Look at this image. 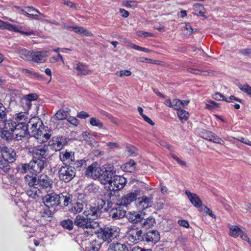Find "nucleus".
<instances>
[{"instance_id":"obj_1","label":"nucleus","mask_w":251,"mask_h":251,"mask_svg":"<svg viewBox=\"0 0 251 251\" xmlns=\"http://www.w3.org/2000/svg\"><path fill=\"white\" fill-rule=\"evenodd\" d=\"M29 135L34 137L39 143L48 141L51 134L47 132L48 127H45L42 121L38 117L31 118L27 123Z\"/></svg>"},{"instance_id":"obj_2","label":"nucleus","mask_w":251,"mask_h":251,"mask_svg":"<svg viewBox=\"0 0 251 251\" xmlns=\"http://www.w3.org/2000/svg\"><path fill=\"white\" fill-rule=\"evenodd\" d=\"M74 223L75 226L83 228L85 232L91 235L94 234V232H96V228L99 226L98 222L90 220L89 218L80 214L75 217Z\"/></svg>"},{"instance_id":"obj_3","label":"nucleus","mask_w":251,"mask_h":251,"mask_svg":"<svg viewBox=\"0 0 251 251\" xmlns=\"http://www.w3.org/2000/svg\"><path fill=\"white\" fill-rule=\"evenodd\" d=\"M96 229L94 234H96L99 239H101L103 242L107 241L108 244L112 243V240L119 236L120 232L119 228L115 226L100 228L99 226Z\"/></svg>"},{"instance_id":"obj_4","label":"nucleus","mask_w":251,"mask_h":251,"mask_svg":"<svg viewBox=\"0 0 251 251\" xmlns=\"http://www.w3.org/2000/svg\"><path fill=\"white\" fill-rule=\"evenodd\" d=\"M105 200L100 199L98 201V204L99 205L98 207L92 206L90 205H85V208L83 212V215L86 217L89 218L90 220H93L97 219L100 215V209L105 204Z\"/></svg>"},{"instance_id":"obj_5","label":"nucleus","mask_w":251,"mask_h":251,"mask_svg":"<svg viewBox=\"0 0 251 251\" xmlns=\"http://www.w3.org/2000/svg\"><path fill=\"white\" fill-rule=\"evenodd\" d=\"M75 175V170L74 167L65 165L61 167L59 170L60 179L65 182L70 181Z\"/></svg>"},{"instance_id":"obj_6","label":"nucleus","mask_w":251,"mask_h":251,"mask_svg":"<svg viewBox=\"0 0 251 251\" xmlns=\"http://www.w3.org/2000/svg\"><path fill=\"white\" fill-rule=\"evenodd\" d=\"M115 173L113 166L110 165H105L102 167L100 180L101 183L108 184L112 180Z\"/></svg>"},{"instance_id":"obj_7","label":"nucleus","mask_w":251,"mask_h":251,"mask_svg":"<svg viewBox=\"0 0 251 251\" xmlns=\"http://www.w3.org/2000/svg\"><path fill=\"white\" fill-rule=\"evenodd\" d=\"M141 190L138 189L127 193L121 198L119 201V205L127 206L137 200V197L141 195Z\"/></svg>"},{"instance_id":"obj_8","label":"nucleus","mask_w":251,"mask_h":251,"mask_svg":"<svg viewBox=\"0 0 251 251\" xmlns=\"http://www.w3.org/2000/svg\"><path fill=\"white\" fill-rule=\"evenodd\" d=\"M59 195L55 193L47 194L42 198L44 205L49 208L56 207L60 204Z\"/></svg>"},{"instance_id":"obj_9","label":"nucleus","mask_w":251,"mask_h":251,"mask_svg":"<svg viewBox=\"0 0 251 251\" xmlns=\"http://www.w3.org/2000/svg\"><path fill=\"white\" fill-rule=\"evenodd\" d=\"M126 183V179L121 176L115 175L108 183V188L112 190L119 191L123 189Z\"/></svg>"},{"instance_id":"obj_10","label":"nucleus","mask_w":251,"mask_h":251,"mask_svg":"<svg viewBox=\"0 0 251 251\" xmlns=\"http://www.w3.org/2000/svg\"><path fill=\"white\" fill-rule=\"evenodd\" d=\"M37 186L39 189L47 192L52 189V181L47 175L42 174L38 176Z\"/></svg>"},{"instance_id":"obj_11","label":"nucleus","mask_w":251,"mask_h":251,"mask_svg":"<svg viewBox=\"0 0 251 251\" xmlns=\"http://www.w3.org/2000/svg\"><path fill=\"white\" fill-rule=\"evenodd\" d=\"M0 28L2 29H7L9 31H13L20 33L23 35L29 36L31 35H36V31L31 30L28 32H24L19 29V27L15 25H11L7 22L0 21Z\"/></svg>"},{"instance_id":"obj_12","label":"nucleus","mask_w":251,"mask_h":251,"mask_svg":"<svg viewBox=\"0 0 251 251\" xmlns=\"http://www.w3.org/2000/svg\"><path fill=\"white\" fill-rule=\"evenodd\" d=\"M46 161L43 159H37L33 160L29 162L30 173L37 175L42 171L44 168Z\"/></svg>"},{"instance_id":"obj_13","label":"nucleus","mask_w":251,"mask_h":251,"mask_svg":"<svg viewBox=\"0 0 251 251\" xmlns=\"http://www.w3.org/2000/svg\"><path fill=\"white\" fill-rule=\"evenodd\" d=\"M102 168L98 163H93L89 166L86 170V175L94 179L99 178L100 176Z\"/></svg>"},{"instance_id":"obj_14","label":"nucleus","mask_w":251,"mask_h":251,"mask_svg":"<svg viewBox=\"0 0 251 251\" xmlns=\"http://www.w3.org/2000/svg\"><path fill=\"white\" fill-rule=\"evenodd\" d=\"M2 158L8 161L9 162H13L16 160V152L11 148H8L5 146L0 147Z\"/></svg>"},{"instance_id":"obj_15","label":"nucleus","mask_w":251,"mask_h":251,"mask_svg":"<svg viewBox=\"0 0 251 251\" xmlns=\"http://www.w3.org/2000/svg\"><path fill=\"white\" fill-rule=\"evenodd\" d=\"M74 70L77 75H87L91 73L89 66L80 62H77L75 64Z\"/></svg>"},{"instance_id":"obj_16","label":"nucleus","mask_w":251,"mask_h":251,"mask_svg":"<svg viewBox=\"0 0 251 251\" xmlns=\"http://www.w3.org/2000/svg\"><path fill=\"white\" fill-rule=\"evenodd\" d=\"M153 199L152 196L149 197L143 196L141 198H139L138 201L137 203V207L140 209H145L151 206L153 202Z\"/></svg>"},{"instance_id":"obj_17","label":"nucleus","mask_w":251,"mask_h":251,"mask_svg":"<svg viewBox=\"0 0 251 251\" xmlns=\"http://www.w3.org/2000/svg\"><path fill=\"white\" fill-rule=\"evenodd\" d=\"M160 239V235L156 230L149 231L144 234V241L148 243L155 244Z\"/></svg>"},{"instance_id":"obj_18","label":"nucleus","mask_w":251,"mask_h":251,"mask_svg":"<svg viewBox=\"0 0 251 251\" xmlns=\"http://www.w3.org/2000/svg\"><path fill=\"white\" fill-rule=\"evenodd\" d=\"M50 146L51 150L54 151H60L63 147L65 143L63 137L53 138L51 141H50Z\"/></svg>"},{"instance_id":"obj_19","label":"nucleus","mask_w":251,"mask_h":251,"mask_svg":"<svg viewBox=\"0 0 251 251\" xmlns=\"http://www.w3.org/2000/svg\"><path fill=\"white\" fill-rule=\"evenodd\" d=\"M47 53V51H32L31 61L38 63L44 62L48 56Z\"/></svg>"},{"instance_id":"obj_20","label":"nucleus","mask_w":251,"mask_h":251,"mask_svg":"<svg viewBox=\"0 0 251 251\" xmlns=\"http://www.w3.org/2000/svg\"><path fill=\"white\" fill-rule=\"evenodd\" d=\"M185 194L195 207L198 208L199 209L203 205L201 201L197 194L192 193L188 190L185 191Z\"/></svg>"},{"instance_id":"obj_21","label":"nucleus","mask_w":251,"mask_h":251,"mask_svg":"<svg viewBox=\"0 0 251 251\" xmlns=\"http://www.w3.org/2000/svg\"><path fill=\"white\" fill-rule=\"evenodd\" d=\"M38 98V95L35 93H31L24 96L22 99V102L25 105L26 110H28L32 104V102L35 101Z\"/></svg>"},{"instance_id":"obj_22","label":"nucleus","mask_w":251,"mask_h":251,"mask_svg":"<svg viewBox=\"0 0 251 251\" xmlns=\"http://www.w3.org/2000/svg\"><path fill=\"white\" fill-rule=\"evenodd\" d=\"M126 216L129 222L137 223H139L143 219V214L142 212L132 211L126 214Z\"/></svg>"},{"instance_id":"obj_23","label":"nucleus","mask_w":251,"mask_h":251,"mask_svg":"<svg viewBox=\"0 0 251 251\" xmlns=\"http://www.w3.org/2000/svg\"><path fill=\"white\" fill-rule=\"evenodd\" d=\"M32 152L34 156L39 158H45L48 155L47 147L45 146H39L34 148Z\"/></svg>"},{"instance_id":"obj_24","label":"nucleus","mask_w":251,"mask_h":251,"mask_svg":"<svg viewBox=\"0 0 251 251\" xmlns=\"http://www.w3.org/2000/svg\"><path fill=\"white\" fill-rule=\"evenodd\" d=\"M107 251H128V249L125 244L113 242L108 245Z\"/></svg>"},{"instance_id":"obj_25","label":"nucleus","mask_w":251,"mask_h":251,"mask_svg":"<svg viewBox=\"0 0 251 251\" xmlns=\"http://www.w3.org/2000/svg\"><path fill=\"white\" fill-rule=\"evenodd\" d=\"M144 234H143L142 230H133L128 235L130 241L133 242L137 243L139 241H144Z\"/></svg>"},{"instance_id":"obj_26","label":"nucleus","mask_w":251,"mask_h":251,"mask_svg":"<svg viewBox=\"0 0 251 251\" xmlns=\"http://www.w3.org/2000/svg\"><path fill=\"white\" fill-rule=\"evenodd\" d=\"M126 211L120 206L112 208L109 212V215L114 219H119L126 216Z\"/></svg>"},{"instance_id":"obj_27","label":"nucleus","mask_w":251,"mask_h":251,"mask_svg":"<svg viewBox=\"0 0 251 251\" xmlns=\"http://www.w3.org/2000/svg\"><path fill=\"white\" fill-rule=\"evenodd\" d=\"M59 157L62 162L66 163H70L75 160L74 154L66 151L60 152Z\"/></svg>"},{"instance_id":"obj_28","label":"nucleus","mask_w":251,"mask_h":251,"mask_svg":"<svg viewBox=\"0 0 251 251\" xmlns=\"http://www.w3.org/2000/svg\"><path fill=\"white\" fill-rule=\"evenodd\" d=\"M16 52L19 54L21 58L25 60L31 61L32 59V51H31L25 49L19 48L17 50Z\"/></svg>"},{"instance_id":"obj_29","label":"nucleus","mask_w":251,"mask_h":251,"mask_svg":"<svg viewBox=\"0 0 251 251\" xmlns=\"http://www.w3.org/2000/svg\"><path fill=\"white\" fill-rule=\"evenodd\" d=\"M14 139L17 141L21 140L23 138L28 137L29 135L28 126H24L23 129L17 132H14Z\"/></svg>"},{"instance_id":"obj_30","label":"nucleus","mask_w":251,"mask_h":251,"mask_svg":"<svg viewBox=\"0 0 251 251\" xmlns=\"http://www.w3.org/2000/svg\"><path fill=\"white\" fill-rule=\"evenodd\" d=\"M144 216V215L143 214V216ZM139 223L142 227L149 228L153 226L155 223V221L153 217H149L148 218L144 219V217H143V219L139 222Z\"/></svg>"},{"instance_id":"obj_31","label":"nucleus","mask_w":251,"mask_h":251,"mask_svg":"<svg viewBox=\"0 0 251 251\" xmlns=\"http://www.w3.org/2000/svg\"><path fill=\"white\" fill-rule=\"evenodd\" d=\"M85 205L86 204L84 202L77 201L73 205L70 211L75 214L79 213L84 209Z\"/></svg>"},{"instance_id":"obj_32","label":"nucleus","mask_w":251,"mask_h":251,"mask_svg":"<svg viewBox=\"0 0 251 251\" xmlns=\"http://www.w3.org/2000/svg\"><path fill=\"white\" fill-rule=\"evenodd\" d=\"M27 17L32 18L35 19H39L38 17L39 16L44 17L43 14L39 12L37 10L33 8L32 7H27Z\"/></svg>"},{"instance_id":"obj_33","label":"nucleus","mask_w":251,"mask_h":251,"mask_svg":"<svg viewBox=\"0 0 251 251\" xmlns=\"http://www.w3.org/2000/svg\"><path fill=\"white\" fill-rule=\"evenodd\" d=\"M25 183L29 186V187H34L35 185H37V181L36 176H33L26 175L24 177Z\"/></svg>"},{"instance_id":"obj_34","label":"nucleus","mask_w":251,"mask_h":251,"mask_svg":"<svg viewBox=\"0 0 251 251\" xmlns=\"http://www.w3.org/2000/svg\"><path fill=\"white\" fill-rule=\"evenodd\" d=\"M82 137L88 144L91 146L95 147L97 146V142H95L94 139L91 135L90 133L87 132H83L82 134Z\"/></svg>"},{"instance_id":"obj_35","label":"nucleus","mask_w":251,"mask_h":251,"mask_svg":"<svg viewBox=\"0 0 251 251\" xmlns=\"http://www.w3.org/2000/svg\"><path fill=\"white\" fill-rule=\"evenodd\" d=\"M40 193V190L38 187H30L29 190H27V194L30 197L33 199H37L39 197Z\"/></svg>"},{"instance_id":"obj_36","label":"nucleus","mask_w":251,"mask_h":251,"mask_svg":"<svg viewBox=\"0 0 251 251\" xmlns=\"http://www.w3.org/2000/svg\"><path fill=\"white\" fill-rule=\"evenodd\" d=\"M59 196L60 198L59 200L60 204L61 202H63L64 205L67 206L71 203L72 200L70 195L65 193L59 194Z\"/></svg>"},{"instance_id":"obj_37","label":"nucleus","mask_w":251,"mask_h":251,"mask_svg":"<svg viewBox=\"0 0 251 251\" xmlns=\"http://www.w3.org/2000/svg\"><path fill=\"white\" fill-rule=\"evenodd\" d=\"M0 137L4 140L8 141L14 137V132L3 128L1 131Z\"/></svg>"},{"instance_id":"obj_38","label":"nucleus","mask_w":251,"mask_h":251,"mask_svg":"<svg viewBox=\"0 0 251 251\" xmlns=\"http://www.w3.org/2000/svg\"><path fill=\"white\" fill-rule=\"evenodd\" d=\"M15 120L16 123L25 124L27 120V114L25 112H20L17 113Z\"/></svg>"},{"instance_id":"obj_39","label":"nucleus","mask_w":251,"mask_h":251,"mask_svg":"<svg viewBox=\"0 0 251 251\" xmlns=\"http://www.w3.org/2000/svg\"><path fill=\"white\" fill-rule=\"evenodd\" d=\"M7 117L6 109L3 104L0 102V122H5Z\"/></svg>"},{"instance_id":"obj_40","label":"nucleus","mask_w":251,"mask_h":251,"mask_svg":"<svg viewBox=\"0 0 251 251\" xmlns=\"http://www.w3.org/2000/svg\"><path fill=\"white\" fill-rule=\"evenodd\" d=\"M12 163V162H9L3 158H1L0 159V169L2 170L4 172H6L10 170V163Z\"/></svg>"},{"instance_id":"obj_41","label":"nucleus","mask_w":251,"mask_h":251,"mask_svg":"<svg viewBox=\"0 0 251 251\" xmlns=\"http://www.w3.org/2000/svg\"><path fill=\"white\" fill-rule=\"evenodd\" d=\"M177 115L182 123L186 121L189 117V113L182 109L177 111Z\"/></svg>"},{"instance_id":"obj_42","label":"nucleus","mask_w":251,"mask_h":251,"mask_svg":"<svg viewBox=\"0 0 251 251\" xmlns=\"http://www.w3.org/2000/svg\"><path fill=\"white\" fill-rule=\"evenodd\" d=\"M242 233V231L238 226H232L230 227V235L234 238H236Z\"/></svg>"},{"instance_id":"obj_43","label":"nucleus","mask_w":251,"mask_h":251,"mask_svg":"<svg viewBox=\"0 0 251 251\" xmlns=\"http://www.w3.org/2000/svg\"><path fill=\"white\" fill-rule=\"evenodd\" d=\"M68 117L67 111L63 109L59 110L55 114L54 117L57 120H62L66 119Z\"/></svg>"},{"instance_id":"obj_44","label":"nucleus","mask_w":251,"mask_h":251,"mask_svg":"<svg viewBox=\"0 0 251 251\" xmlns=\"http://www.w3.org/2000/svg\"><path fill=\"white\" fill-rule=\"evenodd\" d=\"M61 226L68 230H72L74 225V222L71 219L64 220L61 223Z\"/></svg>"},{"instance_id":"obj_45","label":"nucleus","mask_w":251,"mask_h":251,"mask_svg":"<svg viewBox=\"0 0 251 251\" xmlns=\"http://www.w3.org/2000/svg\"><path fill=\"white\" fill-rule=\"evenodd\" d=\"M3 123L5 124L3 127L4 129L14 132L15 126H16V122L6 120V121Z\"/></svg>"},{"instance_id":"obj_46","label":"nucleus","mask_w":251,"mask_h":251,"mask_svg":"<svg viewBox=\"0 0 251 251\" xmlns=\"http://www.w3.org/2000/svg\"><path fill=\"white\" fill-rule=\"evenodd\" d=\"M71 29L76 33L83 34L86 36H89L91 34V33L87 29L84 28L82 27L72 26Z\"/></svg>"},{"instance_id":"obj_47","label":"nucleus","mask_w":251,"mask_h":251,"mask_svg":"<svg viewBox=\"0 0 251 251\" xmlns=\"http://www.w3.org/2000/svg\"><path fill=\"white\" fill-rule=\"evenodd\" d=\"M102 246V243L99 240H95L90 243V249L94 251H98Z\"/></svg>"},{"instance_id":"obj_48","label":"nucleus","mask_w":251,"mask_h":251,"mask_svg":"<svg viewBox=\"0 0 251 251\" xmlns=\"http://www.w3.org/2000/svg\"><path fill=\"white\" fill-rule=\"evenodd\" d=\"M238 87L243 92L251 96V87L247 84H238Z\"/></svg>"},{"instance_id":"obj_49","label":"nucleus","mask_w":251,"mask_h":251,"mask_svg":"<svg viewBox=\"0 0 251 251\" xmlns=\"http://www.w3.org/2000/svg\"><path fill=\"white\" fill-rule=\"evenodd\" d=\"M90 123L92 126H97L100 128H102L103 125L99 119L96 118H91L90 120Z\"/></svg>"},{"instance_id":"obj_50","label":"nucleus","mask_w":251,"mask_h":251,"mask_svg":"<svg viewBox=\"0 0 251 251\" xmlns=\"http://www.w3.org/2000/svg\"><path fill=\"white\" fill-rule=\"evenodd\" d=\"M17 169L18 171L22 174H25L27 171H29L30 172L29 163L28 164H22L18 167Z\"/></svg>"},{"instance_id":"obj_51","label":"nucleus","mask_w":251,"mask_h":251,"mask_svg":"<svg viewBox=\"0 0 251 251\" xmlns=\"http://www.w3.org/2000/svg\"><path fill=\"white\" fill-rule=\"evenodd\" d=\"M172 108H173L175 110H177V111L181 109V108H182L181 100L179 99L174 100H173Z\"/></svg>"},{"instance_id":"obj_52","label":"nucleus","mask_w":251,"mask_h":251,"mask_svg":"<svg viewBox=\"0 0 251 251\" xmlns=\"http://www.w3.org/2000/svg\"><path fill=\"white\" fill-rule=\"evenodd\" d=\"M117 191V190H110L108 188V190L104 195L105 199L108 201L109 199H111L112 198H114L115 196V192Z\"/></svg>"},{"instance_id":"obj_53","label":"nucleus","mask_w":251,"mask_h":251,"mask_svg":"<svg viewBox=\"0 0 251 251\" xmlns=\"http://www.w3.org/2000/svg\"><path fill=\"white\" fill-rule=\"evenodd\" d=\"M212 134H213L212 132H211L209 131L206 130H203L201 132V137L203 138H204L206 140H209V141H210V140H211V138L212 137Z\"/></svg>"},{"instance_id":"obj_54","label":"nucleus","mask_w":251,"mask_h":251,"mask_svg":"<svg viewBox=\"0 0 251 251\" xmlns=\"http://www.w3.org/2000/svg\"><path fill=\"white\" fill-rule=\"evenodd\" d=\"M126 151L127 152L128 155L129 156H134L137 151V149L134 146H128L126 148Z\"/></svg>"},{"instance_id":"obj_55","label":"nucleus","mask_w":251,"mask_h":251,"mask_svg":"<svg viewBox=\"0 0 251 251\" xmlns=\"http://www.w3.org/2000/svg\"><path fill=\"white\" fill-rule=\"evenodd\" d=\"M213 98L217 100H225L228 102H230V100H228L222 94L219 93H215L213 96Z\"/></svg>"},{"instance_id":"obj_56","label":"nucleus","mask_w":251,"mask_h":251,"mask_svg":"<svg viewBox=\"0 0 251 251\" xmlns=\"http://www.w3.org/2000/svg\"><path fill=\"white\" fill-rule=\"evenodd\" d=\"M199 211H203L204 213L208 214L211 217L215 218V215L213 214L212 211L207 207L203 205L201 206L200 209H199Z\"/></svg>"},{"instance_id":"obj_57","label":"nucleus","mask_w":251,"mask_h":251,"mask_svg":"<svg viewBox=\"0 0 251 251\" xmlns=\"http://www.w3.org/2000/svg\"><path fill=\"white\" fill-rule=\"evenodd\" d=\"M212 138H211V140H210V141H212L215 143L223 145L224 144V141L218 136L215 135L214 134H212Z\"/></svg>"},{"instance_id":"obj_58","label":"nucleus","mask_w":251,"mask_h":251,"mask_svg":"<svg viewBox=\"0 0 251 251\" xmlns=\"http://www.w3.org/2000/svg\"><path fill=\"white\" fill-rule=\"evenodd\" d=\"M116 75L120 77L124 76H129L131 75V72L129 70H122L116 73Z\"/></svg>"},{"instance_id":"obj_59","label":"nucleus","mask_w":251,"mask_h":251,"mask_svg":"<svg viewBox=\"0 0 251 251\" xmlns=\"http://www.w3.org/2000/svg\"><path fill=\"white\" fill-rule=\"evenodd\" d=\"M24 126H27V124L26 125L24 123H16V126H15L14 133L17 132L19 130L23 129V127Z\"/></svg>"},{"instance_id":"obj_60","label":"nucleus","mask_w":251,"mask_h":251,"mask_svg":"<svg viewBox=\"0 0 251 251\" xmlns=\"http://www.w3.org/2000/svg\"><path fill=\"white\" fill-rule=\"evenodd\" d=\"M171 157L174 159H175V160H176V161H177V162L180 164V165H182V166H186V163L184 161H182L181 160V159H180L177 156H176L175 154H173V153H172L171 154Z\"/></svg>"},{"instance_id":"obj_61","label":"nucleus","mask_w":251,"mask_h":251,"mask_svg":"<svg viewBox=\"0 0 251 251\" xmlns=\"http://www.w3.org/2000/svg\"><path fill=\"white\" fill-rule=\"evenodd\" d=\"M234 138L238 141H239L246 144V145L251 146V142L249 140H248L246 138H245L242 137H238Z\"/></svg>"},{"instance_id":"obj_62","label":"nucleus","mask_w":251,"mask_h":251,"mask_svg":"<svg viewBox=\"0 0 251 251\" xmlns=\"http://www.w3.org/2000/svg\"><path fill=\"white\" fill-rule=\"evenodd\" d=\"M67 121L70 123L71 124L76 126L79 124V121L75 117H70L68 118Z\"/></svg>"},{"instance_id":"obj_63","label":"nucleus","mask_w":251,"mask_h":251,"mask_svg":"<svg viewBox=\"0 0 251 251\" xmlns=\"http://www.w3.org/2000/svg\"><path fill=\"white\" fill-rule=\"evenodd\" d=\"M191 72L192 73L196 74H201L203 75H207L208 74V73L206 71H202L200 70H196V69H191Z\"/></svg>"},{"instance_id":"obj_64","label":"nucleus","mask_w":251,"mask_h":251,"mask_svg":"<svg viewBox=\"0 0 251 251\" xmlns=\"http://www.w3.org/2000/svg\"><path fill=\"white\" fill-rule=\"evenodd\" d=\"M178 224L180 226H182L185 227H188L189 226V224L188 221L186 220H179L178 221Z\"/></svg>"}]
</instances>
